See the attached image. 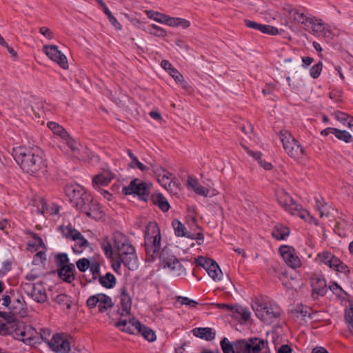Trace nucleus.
I'll return each mask as SVG.
<instances>
[{
	"label": "nucleus",
	"instance_id": "obj_1",
	"mask_svg": "<svg viewBox=\"0 0 353 353\" xmlns=\"http://www.w3.org/2000/svg\"><path fill=\"white\" fill-rule=\"evenodd\" d=\"M161 243V232L158 225L154 222H150L146 227L145 232V248L146 261L152 262L159 256L160 264L175 276L185 274V269L179 261L173 255L170 248L164 247L159 253Z\"/></svg>",
	"mask_w": 353,
	"mask_h": 353
},
{
	"label": "nucleus",
	"instance_id": "obj_2",
	"mask_svg": "<svg viewBox=\"0 0 353 353\" xmlns=\"http://www.w3.org/2000/svg\"><path fill=\"white\" fill-rule=\"evenodd\" d=\"M12 155L21 168L32 176H39L47 170L44 152L37 147L17 148L13 150Z\"/></svg>",
	"mask_w": 353,
	"mask_h": 353
},
{
	"label": "nucleus",
	"instance_id": "obj_3",
	"mask_svg": "<svg viewBox=\"0 0 353 353\" xmlns=\"http://www.w3.org/2000/svg\"><path fill=\"white\" fill-rule=\"evenodd\" d=\"M112 239V243L108 239H104L101 243L108 258H112L114 252L117 256L134 254V248L130 243L127 237L121 232H114Z\"/></svg>",
	"mask_w": 353,
	"mask_h": 353
},
{
	"label": "nucleus",
	"instance_id": "obj_4",
	"mask_svg": "<svg viewBox=\"0 0 353 353\" xmlns=\"http://www.w3.org/2000/svg\"><path fill=\"white\" fill-rule=\"evenodd\" d=\"M276 196L279 203L291 214L299 216L306 221H314V223L317 225V221L311 216L306 210L303 209L301 205L295 203L294 199L283 190H279L276 192Z\"/></svg>",
	"mask_w": 353,
	"mask_h": 353
},
{
	"label": "nucleus",
	"instance_id": "obj_5",
	"mask_svg": "<svg viewBox=\"0 0 353 353\" xmlns=\"http://www.w3.org/2000/svg\"><path fill=\"white\" fill-rule=\"evenodd\" d=\"M256 316L263 322L271 324L278 319L281 314L280 307L272 302L255 301L252 305Z\"/></svg>",
	"mask_w": 353,
	"mask_h": 353
},
{
	"label": "nucleus",
	"instance_id": "obj_6",
	"mask_svg": "<svg viewBox=\"0 0 353 353\" xmlns=\"http://www.w3.org/2000/svg\"><path fill=\"white\" fill-rule=\"evenodd\" d=\"M280 140L286 153L292 159L299 161L305 154V149L288 131H281Z\"/></svg>",
	"mask_w": 353,
	"mask_h": 353
},
{
	"label": "nucleus",
	"instance_id": "obj_7",
	"mask_svg": "<svg viewBox=\"0 0 353 353\" xmlns=\"http://www.w3.org/2000/svg\"><path fill=\"white\" fill-rule=\"evenodd\" d=\"M268 345V341L257 337L237 340V353H270L261 352Z\"/></svg>",
	"mask_w": 353,
	"mask_h": 353
},
{
	"label": "nucleus",
	"instance_id": "obj_8",
	"mask_svg": "<svg viewBox=\"0 0 353 353\" xmlns=\"http://www.w3.org/2000/svg\"><path fill=\"white\" fill-rule=\"evenodd\" d=\"M60 229L65 238L75 242L74 245L72 246V250L74 253L80 254L89 246L88 241L84 238L81 233L70 225L66 227L61 226Z\"/></svg>",
	"mask_w": 353,
	"mask_h": 353
},
{
	"label": "nucleus",
	"instance_id": "obj_9",
	"mask_svg": "<svg viewBox=\"0 0 353 353\" xmlns=\"http://www.w3.org/2000/svg\"><path fill=\"white\" fill-rule=\"evenodd\" d=\"M150 190L149 184L135 179L128 186L123 188L122 192L125 195L137 194L141 200L147 201L149 199Z\"/></svg>",
	"mask_w": 353,
	"mask_h": 353
},
{
	"label": "nucleus",
	"instance_id": "obj_10",
	"mask_svg": "<svg viewBox=\"0 0 353 353\" xmlns=\"http://www.w3.org/2000/svg\"><path fill=\"white\" fill-rule=\"evenodd\" d=\"M14 336L26 343H31L32 341L37 343L39 332L30 325L19 323L14 330Z\"/></svg>",
	"mask_w": 353,
	"mask_h": 353
},
{
	"label": "nucleus",
	"instance_id": "obj_11",
	"mask_svg": "<svg viewBox=\"0 0 353 353\" xmlns=\"http://www.w3.org/2000/svg\"><path fill=\"white\" fill-rule=\"evenodd\" d=\"M198 265L203 267L213 281H220L223 273L215 261L212 259H207L203 256H199L196 259Z\"/></svg>",
	"mask_w": 353,
	"mask_h": 353
},
{
	"label": "nucleus",
	"instance_id": "obj_12",
	"mask_svg": "<svg viewBox=\"0 0 353 353\" xmlns=\"http://www.w3.org/2000/svg\"><path fill=\"white\" fill-rule=\"evenodd\" d=\"M77 208L88 216L94 219H99L102 217V210L99 204L92 198L91 195L90 196L89 201H83L81 200L77 203Z\"/></svg>",
	"mask_w": 353,
	"mask_h": 353
},
{
	"label": "nucleus",
	"instance_id": "obj_13",
	"mask_svg": "<svg viewBox=\"0 0 353 353\" xmlns=\"http://www.w3.org/2000/svg\"><path fill=\"white\" fill-rule=\"evenodd\" d=\"M65 192L66 196L69 198L77 208V203L81 201H89L90 194H88L84 188L77 184H71L65 186Z\"/></svg>",
	"mask_w": 353,
	"mask_h": 353
},
{
	"label": "nucleus",
	"instance_id": "obj_14",
	"mask_svg": "<svg viewBox=\"0 0 353 353\" xmlns=\"http://www.w3.org/2000/svg\"><path fill=\"white\" fill-rule=\"evenodd\" d=\"M305 29L315 36L330 37L332 34L328 25L322 22L321 19L311 17L306 24Z\"/></svg>",
	"mask_w": 353,
	"mask_h": 353
},
{
	"label": "nucleus",
	"instance_id": "obj_15",
	"mask_svg": "<svg viewBox=\"0 0 353 353\" xmlns=\"http://www.w3.org/2000/svg\"><path fill=\"white\" fill-rule=\"evenodd\" d=\"M48 347L56 353H69L70 345L65 335L55 334L48 342Z\"/></svg>",
	"mask_w": 353,
	"mask_h": 353
},
{
	"label": "nucleus",
	"instance_id": "obj_16",
	"mask_svg": "<svg viewBox=\"0 0 353 353\" xmlns=\"http://www.w3.org/2000/svg\"><path fill=\"white\" fill-rule=\"evenodd\" d=\"M24 292L38 303H44L47 295L44 287L41 284L26 283L23 284Z\"/></svg>",
	"mask_w": 353,
	"mask_h": 353
},
{
	"label": "nucleus",
	"instance_id": "obj_17",
	"mask_svg": "<svg viewBox=\"0 0 353 353\" xmlns=\"http://www.w3.org/2000/svg\"><path fill=\"white\" fill-rule=\"evenodd\" d=\"M279 252L283 260L289 267L292 269H296L301 266V261L292 247L282 245L279 248Z\"/></svg>",
	"mask_w": 353,
	"mask_h": 353
},
{
	"label": "nucleus",
	"instance_id": "obj_18",
	"mask_svg": "<svg viewBox=\"0 0 353 353\" xmlns=\"http://www.w3.org/2000/svg\"><path fill=\"white\" fill-rule=\"evenodd\" d=\"M43 51L49 59L57 63L62 68L67 69L68 68L66 57L59 50L57 46L54 45L44 46Z\"/></svg>",
	"mask_w": 353,
	"mask_h": 353
},
{
	"label": "nucleus",
	"instance_id": "obj_19",
	"mask_svg": "<svg viewBox=\"0 0 353 353\" xmlns=\"http://www.w3.org/2000/svg\"><path fill=\"white\" fill-rule=\"evenodd\" d=\"M283 10L288 13L290 17L292 18L294 21L299 23H301L305 26L311 18L305 16L303 12H300L299 11L294 9L291 6L289 5L284 6Z\"/></svg>",
	"mask_w": 353,
	"mask_h": 353
},
{
	"label": "nucleus",
	"instance_id": "obj_20",
	"mask_svg": "<svg viewBox=\"0 0 353 353\" xmlns=\"http://www.w3.org/2000/svg\"><path fill=\"white\" fill-rule=\"evenodd\" d=\"M137 322L139 321L134 319H130L129 320L121 319L116 323V326L120 327L123 332L129 334H134L135 331L138 332V326L136 325Z\"/></svg>",
	"mask_w": 353,
	"mask_h": 353
},
{
	"label": "nucleus",
	"instance_id": "obj_21",
	"mask_svg": "<svg viewBox=\"0 0 353 353\" xmlns=\"http://www.w3.org/2000/svg\"><path fill=\"white\" fill-rule=\"evenodd\" d=\"M75 270L74 265L73 263L66 266H63L58 270L59 276L65 282L68 283H72L74 279V272Z\"/></svg>",
	"mask_w": 353,
	"mask_h": 353
},
{
	"label": "nucleus",
	"instance_id": "obj_22",
	"mask_svg": "<svg viewBox=\"0 0 353 353\" xmlns=\"http://www.w3.org/2000/svg\"><path fill=\"white\" fill-rule=\"evenodd\" d=\"M158 181L168 191H170L174 194H177L176 190L179 188L175 182L173 181L172 174L169 172L159 175Z\"/></svg>",
	"mask_w": 353,
	"mask_h": 353
},
{
	"label": "nucleus",
	"instance_id": "obj_23",
	"mask_svg": "<svg viewBox=\"0 0 353 353\" xmlns=\"http://www.w3.org/2000/svg\"><path fill=\"white\" fill-rule=\"evenodd\" d=\"M123 263L129 270H133L137 267V259L135 253L130 255L117 256V266L120 268Z\"/></svg>",
	"mask_w": 353,
	"mask_h": 353
},
{
	"label": "nucleus",
	"instance_id": "obj_24",
	"mask_svg": "<svg viewBox=\"0 0 353 353\" xmlns=\"http://www.w3.org/2000/svg\"><path fill=\"white\" fill-rule=\"evenodd\" d=\"M311 285L313 292L318 295L323 296L327 291L326 282L324 279L314 276L311 278Z\"/></svg>",
	"mask_w": 353,
	"mask_h": 353
},
{
	"label": "nucleus",
	"instance_id": "obj_25",
	"mask_svg": "<svg viewBox=\"0 0 353 353\" xmlns=\"http://www.w3.org/2000/svg\"><path fill=\"white\" fill-rule=\"evenodd\" d=\"M120 303L122 308V312L121 313V316L130 314L132 300L130 295L126 292L125 289L122 290V292L120 296Z\"/></svg>",
	"mask_w": 353,
	"mask_h": 353
},
{
	"label": "nucleus",
	"instance_id": "obj_26",
	"mask_svg": "<svg viewBox=\"0 0 353 353\" xmlns=\"http://www.w3.org/2000/svg\"><path fill=\"white\" fill-rule=\"evenodd\" d=\"M188 185L199 195L206 196L209 193V190L200 185L196 179L192 176H188Z\"/></svg>",
	"mask_w": 353,
	"mask_h": 353
},
{
	"label": "nucleus",
	"instance_id": "obj_27",
	"mask_svg": "<svg viewBox=\"0 0 353 353\" xmlns=\"http://www.w3.org/2000/svg\"><path fill=\"white\" fill-rule=\"evenodd\" d=\"M164 24H166L171 27H181L183 29L188 28L190 23L189 21L179 18V17H171L166 15Z\"/></svg>",
	"mask_w": 353,
	"mask_h": 353
},
{
	"label": "nucleus",
	"instance_id": "obj_28",
	"mask_svg": "<svg viewBox=\"0 0 353 353\" xmlns=\"http://www.w3.org/2000/svg\"><path fill=\"white\" fill-rule=\"evenodd\" d=\"M192 332L195 336L207 341H211L215 337V333L210 327H196Z\"/></svg>",
	"mask_w": 353,
	"mask_h": 353
},
{
	"label": "nucleus",
	"instance_id": "obj_29",
	"mask_svg": "<svg viewBox=\"0 0 353 353\" xmlns=\"http://www.w3.org/2000/svg\"><path fill=\"white\" fill-rule=\"evenodd\" d=\"M317 257L321 263L328 265L331 269L333 268L334 265L338 261V258L327 251L318 254Z\"/></svg>",
	"mask_w": 353,
	"mask_h": 353
},
{
	"label": "nucleus",
	"instance_id": "obj_30",
	"mask_svg": "<svg viewBox=\"0 0 353 353\" xmlns=\"http://www.w3.org/2000/svg\"><path fill=\"white\" fill-rule=\"evenodd\" d=\"M272 234L276 239L283 240L286 236H289L290 229L288 227L279 223L274 227Z\"/></svg>",
	"mask_w": 353,
	"mask_h": 353
},
{
	"label": "nucleus",
	"instance_id": "obj_31",
	"mask_svg": "<svg viewBox=\"0 0 353 353\" xmlns=\"http://www.w3.org/2000/svg\"><path fill=\"white\" fill-rule=\"evenodd\" d=\"M113 175L111 172L108 171L103 172L101 174L97 175L93 179V185H107L112 179Z\"/></svg>",
	"mask_w": 353,
	"mask_h": 353
},
{
	"label": "nucleus",
	"instance_id": "obj_32",
	"mask_svg": "<svg viewBox=\"0 0 353 353\" xmlns=\"http://www.w3.org/2000/svg\"><path fill=\"white\" fill-rule=\"evenodd\" d=\"M136 325L138 326V332L141 333L146 340L150 342L156 340V334L152 329L142 325L140 322L136 323Z\"/></svg>",
	"mask_w": 353,
	"mask_h": 353
},
{
	"label": "nucleus",
	"instance_id": "obj_33",
	"mask_svg": "<svg viewBox=\"0 0 353 353\" xmlns=\"http://www.w3.org/2000/svg\"><path fill=\"white\" fill-rule=\"evenodd\" d=\"M316 210L319 212L321 218L327 217L330 213V207L323 198H315Z\"/></svg>",
	"mask_w": 353,
	"mask_h": 353
},
{
	"label": "nucleus",
	"instance_id": "obj_34",
	"mask_svg": "<svg viewBox=\"0 0 353 353\" xmlns=\"http://www.w3.org/2000/svg\"><path fill=\"white\" fill-rule=\"evenodd\" d=\"M152 201L154 205H157L163 212H167L170 208V204L161 194L153 195Z\"/></svg>",
	"mask_w": 353,
	"mask_h": 353
},
{
	"label": "nucleus",
	"instance_id": "obj_35",
	"mask_svg": "<svg viewBox=\"0 0 353 353\" xmlns=\"http://www.w3.org/2000/svg\"><path fill=\"white\" fill-rule=\"evenodd\" d=\"M63 138V142L65 143L71 150L73 155L77 157H79V144L77 143L68 134Z\"/></svg>",
	"mask_w": 353,
	"mask_h": 353
},
{
	"label": "nucleus",
	"instance_id": "obj_36",
	"mask_svg": "<svg viewBox=\"0 0 353 353\" xmlns=\"http://www.w3.org/2000/svg\"><path fill=\"white\" fill-rule=\"evenodd\" d=\"M172 224L177 236L193 237L192 233L187 232L185 227L179 221L174 220Z\"/></svg>",
	"mask_w": 353,
	"mask_h": 353
},
{
	"label": "nucleus",
	"instance_id": "obj_37",
	"mask_svg": "<svg viewBox=\"0 0 353 353\" xmlns=\"http://www.w3.org/2000/svg\"><path fill=\"white\" fill-rule=\"evenodd\" d=\"M237 341L230 343L227 338H223L220 343L223 353H237Z\"/></svg>",
	"mask_w": 353,
	"mask_h": 353
},
{
	"label": "nucleus",
	"instance_id": "obj_38",
	"mask_svg": "<svg viewBox=\"0 0 353 353\" xmlns=\"http://www.w3.org/2000/svg\"><path fill=\"white\" fill-rule=\"evenodd\" d=\"M47 125L55 135L60 137L61 139L66 137L68 132L57 123L50 121L48 123Z\"/></svg>",
	"mask_w": 353,
	"mask_h": 353
},
{
	"label": "nucleus",
	"instance_id": "obj_39",
	"mask_svg": "<svg viewBox=\"0 0 353 353\" xmlns=\"http://www.w3.org/2000/svg\"><path fill=\"white\" fill-rule=\"evenodd\" d=\"M100 284L106 288H112L116 284V279L111 273H107L105 276L99 277Z\"/></svg>",
	"mask_w": 353,
	"mask_h": 353
},
{
	"label": "nucleus",
	"instance_id": "obj_40",
	"mask_svg": "<svg viewBox=\"0 0 353 353\" xmlns=\"http://www.w3.org/2000/svg\"><path fill=\"white\" fill-rule=\"evenodd\" d=\"M113 305L111 298L104 294H101L99 303H98L99 310L101 312H105L108 308Z\"/></svg>",
	"mask_w": 353,
	"mask_h": 353
},
{
	"label": "nucleus",
	"instance_id": "obj_41",
	"mask_svg": "<svg viewBox=\"0 0 353 353\" xmlns=\"http://www.w3.org/2000/svg\"><path fill=\"white\" fill-rule=\"evenodd\" d=\"M310 312L311 309L310 307L303 305H298L293 310H292V313L296 318H305L307 316H310Z\"/></svg>",
	"mask_w": 353,
	"mask_h": 353
},
{
	"label": "nucleus",
	"instance_id": "obj_42",
	"mask_svg": "<svg viewBox=\"0 0 353 353\" xmlns=\"http://www.w3.org/2000/svg\"><path fill=\"white\" fill-rule=\"evenodd\" d=\"M335 137L345 143H350L352 141V136L346 130H341L337 128L334 130Z\"/></svg>",
	"mask_w": 353,
	"mask_h": 353
},
{
	"label": "nucleus",
	"instance_id": "obj_43",
	"mask_svg": "<svg viewBox=\"0 0 353 353\" xmlns=\"http://www.w3.org/2000/svg\"><path fill=\"white\" fill-rule=\"evenodd\" d=\"M146 14L148 18L154 20L157 22L164 23L166 15L159 12L153 10L146 11Z\"/></svg>",
	"mask_w": 353,
	"mask_h": 353
},
{
	"label": "nucleus",
	"instance_id": "obj_44",
	"mask_svg": "<svg viewBox=\"0 0 353 353\" xmlns=\"http://www.w3.org/2000/svg\"><path fill=\"white\" fill-rule=\"evenodd\" d=\"M55 263L59 268L70 265L68 255L65 253H60L54 257Z\"/></svg>",
	"mask_w": 353,
	"mask_h": 353
},
{
	"label": "nucleus",
	"instance_id": "obj_45",
	"mask_svg": "<svg viewBox=\"0 0 353 353\" xmlns=\"http://www.w3.org/2000/svg\"><path fill=\"white\" fill-rule=\"evenodd\" d=\"M332 270L345 274L350 272L349 267L343 263L339 259H338V261L334 265Z\"/></svg>",
	"mask_w": 353,
	"mask_h": 353
},
{
	"label": "nucleus",
	"instance_id": "obj_46",
	"mask_svg": "<svg viewBox=\"0 0 353 353\" xmlns=\"http://www.w3.org/2000/svg\"><path fill=\"white\" fill-rule=\"evenodd\" d=\"M169 74L177 83L183 84V86H185V84H187L184 81L183 75L176 68L170 70Z\"/></svg>",
	"mask_w": 353,
	"mask_h": 353
},
{
	"label": "nucleus",
	"instance_id": "obj_47",
	"mask_svg": "<svg viewBox=\"0 0 353 353\" xmlns=\"http://www.w3.org/2000/svg\"><path fill=\"white\" fill-rule=\"evenodd\" d=\"M234 314H239L244 321L249 320L251 316V313L248 310L239 305H236Z\"/></svg>",
	"mask_w": 353,
	"mask_h": 353
},
{
	"label": "nucleus",
	"instance_id": "obj_48",
	"mask_svg": "<svg viewBox=\"0 0 353 353\" xmlns=\"http://www.w3.org/2000/svg\"><path fill=\"white\" fill-rule=\"evenodd\" d=\"M77 267L79 269V271L84 272L88 269H89L90 267V261L88 259L83 258L81 259H79L77 263Z\"/></svg>",
	"mask_w": 353,
	"mask_h": 353
},
{
	"label": "nucleus",
	"instance_id": "obj_49",
	"mask_svg": "<svg viewBox=\"0 0 353 353\" xmlns=\"http://www.w3.org/2000/svg\"><path fill=\"white\" fill-rule=\"evenodd\" d=\"M322 68H323V63L321 61H319L318 63L314 65L311 68L310 71V76L314 79L317 78L321 72Z\"/></svg>",
	"mask_w": 353,
	"mask_h": 353
},
{
	"label": "nucleus",
	"instance_id": "obj_50",
	"mask_svg": "<svg viewBox=\"0 0 353 353\" xmlns=\"http://www.w3.org/2000/svg\"><path fill=\"white\" fill-rule=\"evenodd\" d=\"M55 301L57 303L61 305H65L67 309H70L71 307V305L70 303V299L69 297L63 294H61L57 296Z\"/></svg>",
	"mask_w": 353,
	"mask_h": 353
},
{
	"label": "nucleus",
	"instance_id": "obj_51",
	"mask_svg": "<svg viewBox=\"0 0 353 353\" xmlns=\"http://www.w3.org/2000/svg\"><path fill=\"white\" fill-rule=\"evenodd\" d=\"M261 32L270 35H276L279 34V30L276 28L269 25L262 24V27H261Z\"/></svg>",
	"mask_w": 353,
	"mask_h": 353
},
{
	"label": "nucleus",
	"instance_id": "obj_52",
	"mask_svg": "<svg viewBox=\"0 0 353 353\" xmlns=\"http://www.w3.org/2000/svg\"><path fill=\"white\" fill-rule=\"evenodd\" d=\"M130 166L132 168H138L142 172H145L149 170V167L140 162L137 158L131 161Z\"/></svg>",
	"mask_w": 353,
	"mask_h": 353
},
{
	"label": "nucleus",
	"instance_id": "obj_53",
	"mask_svg": "<svg viewBox=\"0 0 353 353\" xmlns=\"http://www.w3.org/2000/svg\"><path fill=\"white\" fill-rule=\"evenodd\" d=\"M178 302L181 305H188L190 307H194L198 305V303L194 300L190 299L188 297L179 296L177 299Z\"/></svg>",
	"mask_w": 353,
	"mask_h": 353
},
{
	"label": "nucleus",
	"instance_id": "obj_54",
	"mask_svg": "<svg viewBox=\"0 0 353 353\" xmlns=\"http://www.w3.org/2000/svg\"><path fill=\"white\" fill-rule=\"evenodd\" d=\"M101 294H97L95 295L91 296L87 300V305L89 307L93 308L98 305L99 303Z\"/></svg>",
	"mask_w": 353,
	"mask_h": 353
},
{
	"label": "nucleus",
	"instance_id": "obj_55",
	"mask_svg": "<svg viewBox=\"0 0 353 353\" xmlns=\"http://www.w3.org/2000/svg\"><path fill=\"white\" fill-rule=\"evenodd\" d=\"M50 335H51V332L49 329H48V328L41 329L40 332L39 333V339H41L48 345V342L51 339Z\"/></svg>",
	"mask_w": 353,
	"mask_h": 353
},
{
	"label": "nucleus",
	"instance_id": "obj_56",
	"mask_svg": "<svg viewBox=\"0 0 353 353\" xmlns=\"http://www.w3.org/2000/svg\"><path fill=\"white\" fill-rule=\"evenodd\" d=\"M89 268L93 275V279H96L100 272V264L97 261H94L90 264Z\"/></svg>",
	"mask_w": 353,
	"mask_h": 353
},
{
	"label": "nucleus",
	"instance_id": "obj_57",
	"mask_svg": "<svg viewBox=\"0 0 353 353\" xmlns=\"http://www.w3.org/2000/svg\"><path fill=\"white\" fill-rule=\"evenodd\" d=\"M333 115L334 116L335 119H337L339 121L343 123L344 125L345 124V122L347 121V120L350 118V116L347 114L346 113H344L343 112L336 111L334 112Z\"/></svg>",
	"mask_w": 353,
	"mask_h": 353
},
{
	"label": "nucleus",
	"instance_id": "obj_58",
	"mask_svg": "<svg viewBox=\"0 0 353 353\" xmlns=\"http://www.w3.org/2000/svg\"><path fill=\"white\" fill-rule=\"evenodd\" d=\"M15 301L17 305H14V303H12V307H10V310H11L12 314H21V310L23 309V304L19 299H17Z\"/></svg>",
	"mask_w": 353,
	"mask_h": 353
},
{
	"label": "nucleus",
	"instance_id": "obj_59",
	"mask_svg": "<svg viewBox=\"0 0 353 353\" xmlns=\"http://www.w3.org/2000/svg\"><path fill=\"white\" fill-rule=\"evenodd\" d=\"M46 254L45 252L40 251L38 252L33 258V264L38 265L39 263H43L46 261Z\"/></svg>",
	"mask_w": 353,
	"mask_h": 353
},
{
	"label": "nucleus",
	"instance_id": "obj_60",
	"mask_svg": "<svg viewBox=\"0 0 353 353\" xmlns=\"http://www.w3.org/2000/svg\"><path fill=\"white\" fill-rule=\"evenodd\" d=\"M345 319L348 323L349 328L351 331H353V307H350L346 312Z\"/></svg>",
	"mask_w": 353,
	"mask_h": 353
},
{
	"label": "nucleus",
	"instance_id": "obj_61",
	"mask_svg": "<svg viewBox=\"0 0 353 353\" xmlns=\"http://www.w3.org/2000/svg\"><path fill=\"white\" fill-rule=\"evenodd\" d=\"M43 245V242L41 239V238L37 235H35L34 236V243H28V246L30 249L37 250L39 247H41Z\"/></svg>",
	"mask_w": 353,
	"mask_h": 353
},
{
	"label": "nucleus",
	"instance_id": "obj_62",
	"mask_svg": "<svg viewBox=\"0 0 353 353\" xmlns=\"http://www.w3.org/2000/svg\"><path fill=\"white\" fill-rule=\"evenodd\" d=\"M151 28L156 30L154 34L157 37H164L167 35V32L164 29L155 24H152Z\"/></svg>",
	"mask_w": 353,
	"mask_h": 353
},
{
	"label": "nucleus",
	"instance_id": "obj_63",
	"mask_svg": "<svg viewBox=\"0 0 353 353\" xmlns=\"http://www.w3.org/2000/svg\"><path fill=\"white\" fill-rule=\"evenodd\" d=\"M39 32L49 39H52L53 38L52 32L47 27L43 26L40 28Z\"/></svg>",
	"mask_w": 353,
	"mask_h": 353
},
{
	"label": "nucleus",
	"instance_id": "obj_64",
	"mask_svg": "<svg viewBox=\"0 0 353 353\" xmlns=\"http://www.w3.org/2000/svg\"><path fill=\"white\" fill-rule=\"evenodd\" d=\"M245 23L246 26L250 28H253L261 31V27H262V24L261 23H258L250 20H245Z\"/></svg>",
	"mask_w": 353,
	"mask_h": 353
}]
</instances>
